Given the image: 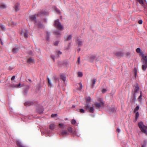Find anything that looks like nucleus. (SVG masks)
I'll use <instances>...</instances> for the list:
<instances>
[{"label": "nucleus", "instance_id": "nucleus-1", "mask_svg": "<svg viewBox=\"0 0 147 147\" xmlns=\"http://www.w3.org/2000/svg\"><path fill=\"white\" fill-rule=\"evenodd\" d=\"M47 15V13L45 11H42L39 12L37 15H34L30 16V19L31 21H34L35 22V25H37L38 26L39 28H43V26L40 22H37L36 20V17L37 16H41V15Z\"/></svg>", "mask_w": 147, "mask_h": 147}, {"label": "nucleus", "instance_id": "nucleus-2", "mask_svg": "<svg viewBox=\"0 0 147 147\" xmlns=\"http://www.w3.org/2000/svg\"><path fill=\"white\" fill-rule=\"evenodd\" d=\"M85 109L90 113H94L95 106L93 105H92L91 104H85Z\"/></svg>", "mask_w": 147, "mask_h": 147}, {"label": "nucleus", "instance_id": "nucleus-3", "mask_svg": "<svg viewBox=\"0 0 147 147\" xmlns=\"http://www.w3.org/2000/svg\"><path fill=\"white\" fill-rule=\"evenodd\" d=\"M138 125L141 131L147 135V126L144 125L142 121L139 123Z\"/></svg>", "mask_w": 147, "mask_h": 147}, {"label": "nucleus", "instance_id": "nucleus-4", "mask_svg": "<svg viewBox=\"0 0 147 147\" xmlns=\"http://www.w3.org/2000/svg\"><path fill=\"white\" fill-rule=\"evenodd\" d=\"M54 25L55 27L59 30L62 31L63 29V27L59 22L58 19L57 20L55 21Z\"/></svg>", "mask_w": 147, "mask_h": 147}, {"label": "nucleus", "instance_id": "nucleus-5", "mask_svg": "<svg viewBox=\"0 0 147 147\" xmlns=\"http://www.w3.org/2000/svg\"><path fill=\"white\" fill-rule=\"evenodd\" d=\"M143 64L142 66V69L143 71H146L147 68V57L143 59Z\"/></svg>", "mask_w": 147, "mask_h": 147}, {"label": "nucleus", "instance_id": "nucleus-6", "mask_svg": "<svg viewBox=\"0 0 147 147\" xmlns=\"http://www.w3.org/2000/svg\"><path fill=\"white\" fill-rule=\"evenodd\" d=\"M139 90V87L138 86V85L136 84L134 86V92L133 93V95L134 96L135 98H136V94L137 92Z\"/></svg>", "mask_w": 147, "mask_h": 147}, {"label": "nucleus", "instance_id": "nucleus-7", "mask_svg": "<svg viewBox=\"0 0 147 147\" xmlns=\"http://www.w3.org/2000/svg\"><path fill=\"white\" fill-rule=\"evenodd\" d=\"M29 88L30 87L29 86H25L24 88V91L23 92V94L24 95L26 96L27 95Z\"/></svg>", "mask_w": 147, "mask_h": 147}, {"label": "nucleus", "instance_id": "nucleus-8", "mask_svg": "<svg viewBox=\"0 0 147 147\" xmlns=\"http://www.w3.org/2000/svg\"><path fill=\"white\" fill-rule=\"evenodd\" d=\"M104 103L102 102L100 103L96 102L94 104V105L96 109L100 108L103 105Z\"/></svg>", "mask_w": 147, "mask_h": 147}, {"label": "nucleus", "instance_id": "nucleus-9", "mask_svg": "<svg viewBox=\"0 0 147 147\" xmlns=\"http://www.w3.org/2000/svg\"><path fill=\"white\" fill-rule=\"evenodd\" d=\"M96 57V54L91 55L89 56V57L90 59V60L91 61H92L94 60L95 59Z\"/></svg>", "mask_w": 147, "mask_h": 147}, {"label": "nucleus", "instance_id": "nucleus-10", "mask_svg": "<svg viewBox=\"0 0 147 147\" xmlns=\"http://www.w3.org/2000/svg\"><path fill=\"white\" fill-rule=\"evenodd\" d=\"M61 132V135L62 136H66L69 134L68 132L66 130H62Z\"/></svg>", "mask_w": 147, "mask_h": 147}, {"label": "nucleus", "instance_id": "nucleus-11", "mask_svg": "<svg viewBox=\"0 0 147 147\" xmlns=\"http://www.w3.org/2000/svg\"><path fill=\"white\" fill-rule=\"evenodd\" d=\"M55 127V125L54 123H52L49 125V129L51 131H54Z\"/></svg>", "mask_w": 147, "mask_h": 147}, {"label": "nucleus", "instance_id": "nucleus-12", "mask_svg": "<svg viewBox=\"0 0 147 147\" xmlns=\"http://www.w3.org/2000/svg\"><path fill=\"white\" fill-rule=\"evenodd\" d=\"M83 42L82 40L80 39H78L77 40V43L79 47L81 46L82 45Z\"/></svg>", "mask_w": 147, "mask_h": 147}, {"label": "nucleus", "instance_id": "nucleus-13", "mask_svg": "<svg viewBox=\"0 0 147 147\" xmlns=\"http://www.w3.org/2000/svg\"><path fill=\"white\" fill-rule=\"evenodd\" d=\"M50 33L48 31L47 32L46 40L48 41H50Z\"/></svg>", "mask_w": 147, "mask_h": 147}, {"label": "nucleus", "instance_id": "nucleus-14", "mask_svg": "<svg viewBox=\"0 0 147 147\" xmlns=\"http://www.w3.org/2000/svg\"><path fill=\"white\" fill-rule=\"evenodd\" d=\"M54 34L56 35L57 36H59L61 35L60 32L59 31L56 30L54 32Z\"/></svg>", "mask_w": 147, "mask_h": 147}, {"label": "nucleus", "instance_id": "nucleus-15", "mask_svg": "<svg viewBox=\"0 0 147 147\" xmlns=\"http://www.w3.org/2000/svg\"><path fill=\"white\" fill-rule=\"evenodd\" d=\"M28 31L27 30H26L25 32H23V31H22V34H24V37L27 38L28 37Z\"/></svg>", "mask_w": 147, "mask_h": 147}, {"label": "nucleus", "instance_id": "nucleus-16", "mask_svg": "<svg viewBox=\"0 0 147 147\" xmlns=\"http://www.w3.org/2000/svg\"><path fill=\"white\" fill-rule=\"evenodd\" d=\"M43 110L42 107L38 108L37 109V112L40 114H41L43 113Z\"/></svg>", "mask_w": 147, "mask_h": 147}, {"label": "nucleus", "instance_id": "nucleus-17", "mask_svg": "<svg viewBox=\"0 0 147 147\" xmlns=\"http://www.w3.org/2000/svg\"><path fill=\"white\" fill-rule=\"evenodd\" d=\"M20 4L17 3L15 5V9L16 11H18L19 9Z\"/></svg>", "mask_w": 147, "mask_h": 147}, {"label": "nucleus", "instance_id": "nucleus-18", "mask_svg": "<svg viewBox=\"0 0 147 147\" xmlns=\"http://www.w3.org/2000/svg\"><path fill=\"white\" fill-rule=\"evenodd\" d=\"M33 104V102H32L28 101L24 103V105H25L26 106H28L29 105H32Z\"/></svg>", "mask_w": 147, "mask_h": 147}, {"label": "nucleus", "instance_id": "nucleus-19", "mask_svg": "<svg viewBox=\"0 0 147 147\" xmlns=\"http://www.w3.org/2000/svg\"><path fill=\"white\" fill-rule=\"evenodd\" d=\"M91 101V98L90 97H88L86 99V104H90Z\"/></svg>", "mask_w": 147, "mask_h": 147}, {"label": "nucleus", "instance_id": "nucleus-20", "mask_svg": "<svg viewBox=\"0 0 147 147\" xmlns=\"http://www.w3.org/2000/svg\"><path fill=\"white\" fill-rule=\"evenodd\" d=\"M61 78L63 80L64 82H65V81L66 80V77L65 76V75L63 74H62L60 76Z\"/></svg>", "mask_w": 147, "mask_h": 147}, {"label": "nucleus", "instance_id": "nucleus-21", "mask_svg": "<svg viewBox=\"0 0 147 147\" xmlns=\"http://www.w3.org/2000/svg\"><path fill=\"white\" fill-rule=\"evenodd\" d=\"M139 54L143 59L145 58V57H147V56H145L144 54L142 52H141Z\"/></svg>", "mask_w": 147, "mask_h": 147}, {"label": "nucleus", "instance_id": "nucleus-22", "mask_svg": "<svg viewBox=\"0 0 147 147\" xmlns=\"http://www.w3.org/2000/svg\"><path fill=\"white\" fill-rule=\"evenodd\" d=\"M142 91H140V95L139 96L138 98V100L141 102L142 101Z\"/></svg>", "mask_w": 147, "mask_h": 147}, {"label": "nucleus", "instance_id": "nucleus-23", "mask_svg": "<svg viewBox=\"0 0 147 147\" xmlns=\"http://www.w3.org/2000/svg\"><path fill=\"white\" fill-rule=\"evenodd\" d=\"M6 5L4 3H1L0 5V8L1 9H4L6 8Z\"/></svg>", "mask_w": 147, "mask_h": 147}, {"label": "nucleus", "instance_id": "nucleus-24", "mask_svg": "<svg viewBox=\"0 0 147 147\" xmlns=\"http://www.w3.org/2000/svg\"><path fill=\"white\" fill-rule=\"evenodd\" d=\"M78 85H79L80 86V87H79L78 90L79 91H81L82 88V85L81 82H80L78 84Z\"/></svg>", "mask_w": 147, "mask_h": 147}, {"label": "nucleus", "instance_id": "nucleus-25", "mask_svg": "<svg viewBox=\"0 0 147 147\" xmlns=\"http://www.w3.org/2000/svg\"><path fill=\"white\" fill-rule=\"evenodd\" d=\"M19 49L18 48H14L13 49L12 51L14 53H16L18 51Z\"/></svg>", "mask_w": 147, "mask_h": 147}, {"label": "nucleus", "instance_id": "nucleus-26", "mask_svg": "<svg viewBox=\"0 0 147 147\" xmlns=\"http://www.w3.org/2000/svg\"><path fill=\"white\" fill-rule=\"evenodd\" d=\"M47 79H48L49 86H50L51 87L52 86V83L51 82V80H50L49 78H48Z\"/></svg>", "mask_w": 147, "mask_h": 147}, {"label": "nucleus", "instance_id": "nucleus-27", "mask_svg": "<svg viewBox=\"0 0 147 147\" xmlns=\"http://www.w3.org/2000/svg\"><path fill=\"white\" fill-rule=\"evenodd\" d=\"M59 127L62 129H63L65 128V126L64 124L60 123L59 124Z\"/></svg>", "mask_w": 147, "mask_h": 147}, {"label": "nucleus", "instance_id": "nucleus-28", "mask_svg": "<svg viewBox=\"0 0 147 147\" xmlns=\"http://www.w3.org/2000/svg\"><path fill=\"white\" fill-rule=\"evenodd\" d=\"M96 79H94L92 80V86L93 87H94V84H95L96 82Z\"/></svg>", "mask_w": 147, "mask_h": 147}, {"label": "nucleus", "instance_id": "nucleus-29", "mask_svg": "<svg viewBox=\"0 0 147 147\" xmlns=\"http://www.w3.org/2000/svg\"><path fill=\"white\" fill-rule=\"evenodd\" d=\"M33 61V59L31 58H30L27 60V62L29 63H31Z\"/></svg>", "mask_w": 147, "mask_h": 147}, {"label": "nucleus", "instance_id": "nucleus-30", "mask_svg": "<svg viewBox=\"0 0 147 147\" xmlns=\"http://www.w3.org/2000/svg\"><path fill=\"white\" fill-rule=\"evenodd\" d=\"M45 132L47 134H48V136H50V134L51 132V131L50 130L47 129V130L45 131Z\"/></svg>", "mask_w": 147, "mask_h": 147}, {"label": "nucleus", "instance_id": "nucleus-31", "mask_svg": "<svg viewBox=\"0 0 147 147\" xmlns=\"http://www.w3.org/2000/svg\"><path fill=\"white\" fill-rule=\"evenodd\" d=\"M139 106H138L137 107H136V108H135V109L134 110V113H136V112L138 111V110L139 109Z\"/></svg>", "mask_w": 147, "mask_h": 147}, {"label": "nucleus", "instance_id": "nucleus-32", "mask_svg": "<svg viewBox=\"0 0 147 147\" xmlns=\"http://www.w3.org/2000/svg\"><path fill=\"white\" fill-rule=\"evenodd\" d=\"M21 86V84L19 83L18 85L13 84L12 86L13 87H18Z\"/></svg>", "mask_w": 147, "mask_h": 147}, {"label": "nucleus", "instance_id": "nucleus-33", "mask_svg": "<svg viewBox=\"0 0 147 147\" xmlns=\"http://www.w3.org/2000/svg\"><path fill=\"white\" fill-rule=\"evenodd\" d=\"M56 53L57 55V57H58L59 55L61 54L62 52L61 51H57L56 52Z\"/></svg>", "mask_w": 147, "mask_h": 147}, {"label": "nucleus", "instance_id": "nucleus-34", "mask_svg": "<svg viewBox=\"0 0 147 147\" xmlns=\"http://www.w3.org/2000/svg\"><path fill=\"white\" fill-rule=\"evenodd\" d=\"M135 113H136V119L137 120L138 119V118L139 116V112L138 111H137Z\"/></svg>", "mask_w": 147, "mask_h": 147}, {"label": "nucleus", "instance_id": "nucleus-35", "mask_svg": "<svg viewBox=\"0 0 147 147\" xmlns=\"http://www.w3.org/2000/svg\"><path fill=\"white\" fill-rule=\"evenodd\" d=\"M72 38V36L71 35H70L68 36L67 38L66 39L67 41H68L70 39H71Z\"/></svg>", "mask_w": 147, "mask_h": 147}, {"label": "nucleus", "instance_id": "nucleus-36", "mask_svg": "<svg viewBox=\"0 0 147 147\" xmlns=\"http://www.w3.org/2000/svg\"><path fill=\"white\" fill-rule=\"evenodd\" d=\"M141 51V49L140 48H138L136 49V51L138 53H139Z\"/></svg>", "mask_w": 147, "mask_h": 147}, {"label": "nucleus", "instance_id": "nucleus-37", "mask_svg": "<svg viewBox=\"0 0 147 147\" xmlns=\"http://www.w3.org/2000/svg\"><path fill=\"white\" fill-rule=\"evenodd\" d=\"M76 121L75 119H72L71 121V123L72 124L74 125L76 123Z\"/></svg>", "mask_w": 147, "mask_h": 147}, {"label": "nucleus", "instance_id": "nucleus-38", "mask_svg": "<svg viewBox=\"0 0 147 147\" xmlns=\"http://www.w3.org/2000/svg\"><path fill=\"white\" fill-rule=\"evenodd\" d=\"M78 77H81L82 76V73L81 72H78Z\"/></svg>", "mask_w": 147, "mask_h": 147}, {"label": "nucleus", "instance_id": "nucleus-39", "mask_svg": "<svg viewBox=\"0 0 147 147\" xmlns=\"http://www.w3.org/2000/svg\"><path fill=\"white\" fill-rule=\"evenodd\" d=\"M0 27L3 30H5V27L2 24L0 25Z\"/></svg>", "mask_w": 147, "mask_h": 147}, {"label": "nucleus", "instance_id": "nucleus-40", "mask_svg": "<svg viewBox=\"0 0 147 147\" xmlns=\"http://www.w3.org/2000/svg\"><path fill=\"white\" fill-rule=\"evenodd\" d=\"M68 131L70 132H72V129L71 127H69L68 128Z\"/></svg>", "mask_w": 147, "mask_h": 147}, {"label": "nucleus", "instance_id": "nucleus-41", "mask_svg": "<svg viewBox=\"0 0 147 147\" xmlns=\"http://www.w3.org/2000/svg\"><path fill=\"white\" fill-rule=\"evenodd\" d=\"M107 91V90L105 88H103V89H102V92L103 93H104L105 92H106Z\"/></svg>", "mask_w": 147, "mask_h": 147}, {"label": "nucleus", "instance_id": "nucleus-42", "mask_svg": "<svg viewBox=\"0 0 147 147\" xmlns=\"http://www.w3.org/2000/svg\"><path fill=\"white\" fill-rule=\"evenodd\" d=\"M121 53H119V52H117L116 53L115 55L118 56H120L121 55Z\"/></svg>", "mask_w": 147, "mask_h": 147}, {"label": "nucleus", "instance_id": "nucleus-43", "mask_svg": "<svg viewBox=\"0 0 147 147\" xmlns=\"http://www.w3.org/2000/svg\"><path fill=\"white\" fill-rule=\"evenodd\" d=\"M134 74L135 77L136 76V74H137V70L135 68L134 69Z\"/></svg>", "mask_w": 147, "mask_h": 147}, {"label": "nucleus", "instance_id": "nucleus-44", "mask_svg": "<svg viewBox=\"0 0 147 147\" xmlns=\"http://www.w3.org/2000/svg\"><path fill=\"white\" fill-rule=\"evenodd\" d=\"M57 116V114H52L51 115V116L52 117H55Z\"/></svg>", "mask_w": 147, "mask_h": 147}, {"label": "nucleus", "instance_id": "nucleus-45", "mask_svg": "<svg viewBox=\"0 0 147 147\" xmlns=\"http://www.w3.org/2000/svg\"><path fill=\"white\" fill-rule=\"evenodd\" d=\"M140 3L141 4H143V0H138Z\"/></svg>", "mask_w": 147, "mask_h": 147}, {"label": "nucleus", "instance_id": "nucleus-46", "mask_svg": "<svg viewBox=\"0 0 147 147\" xmlns=\"http://www.w3.org/2000/svg\"><path fill=\"white\" fill-rule=\"evenodd\" d=\"M84 110L83 109H80V112L82 113H84Z\"/></svg>", "mask_w": 147, "mask_h": 147}, {"label": "nucleus", "instance_id": "nucleus-47", "mask_svg": "<svg viewBox=\"0 0 147 147\" xmlns=\"http://www.w3.org/2000/svg\"><path fill=\"white\" fill-rule=\"evenodd\" d=\"M117 131V132L120 133L121 132V130L120 129L118 128L116 129Z\"/></svg>", "mask_w": 147, "mask_h": 147}, {"label": "nucleus", "instance_id": "nucleus-48", "mask_svg": "<svg viewBox=\"0 0 147 147\" xmlns=\"http://www.w3.org/2000/svg\"><path fill=\"white\" fill-rule=\"evenodd\" d=\"M138 23L140 24H142V20H140L138 21Z\"/></svg>", "mask_w": 147, "mask_h": 147}, {"label": "nucleus", "instance_id": "nucleus-49", "mask_svg": "<svg viewBox=\"0 0 147 147\" xmlns=\"http://www.w3.org/2000/svg\"><path fill=\"white\" fill-rule=\"evenodd\" d=\"M15 76H13L11 78V80L12 81L13 80L15 79Z\"/></svg>", "mask_w": 147, "mask_h": 147}, {"label": "nucleus", "instance_id": "nucleus-50", "mask_svg": "<svg viewBox=\"0 0 147 147\" xmlns=\"http://www.w3.org/2000/svg\"><path fill=\"white\" fill-rule=\"evenodd\" d=\"M58 43H59V42L58 41H56L55 42V43H54V45H57L58 44Z\"/></svg>", "mask_w": 147, "mask_h": 147}, {"label": "nucleus", "instance_id": "nucleus-51", "mask_svg": "<svg viewBox=\"0 0 147 147\" xmlns=\"http://www.w3.org/2000/svg\"><path fill=\"white\" fill-rule=\"evenodd\" d=\"M80 57H78V59L77 62H78V63L79 64V63H80Z\"/></svg>", "mask_w": 147, "mask_h": 147}, {"label": "nucleus", "instance_id": "nucleus-52", "mask_svg": "<svg viewBox=\"0 0 147 147\" xmlns=\"http://www.w3.org/2000/svg\"><path fill=\"white\" fill-rule=\"evenodd\" d=\"M55 10L57 12H58L59 13H60V11L57 8H56L55 9Z\"/></svg>", "mask_w": 147, "mask_h": 147}, {"label": "nucleus", "instance_id": "nucleus-53", "mask_svg": "<svg viewBox=\"0 0 147 147\" xmlns=\"http://www.w3.org/2000/svg\"><path fill=\"white\" fill-rule=\"evenodd\" d=\"M69 45L67 47H65V49L66 50H68L69 49Z\"/></svg>", "mask_w": 147, "mask_h": 147}, {"label": "nucleus", "instance_id": "nucleus-54", "mask_svg": "<svg viewBox=\"0 0 147 147\" xmlns=\"http://www.w3.org/2000/svg\"><path fill=\"white\" fill-rule=\"evenodd\" d=\"M51 57L54 60V61L55 60L54 57L52 55H51Z\"/></svg>", "mask_w": 147, "mask_h": 147}, {"label": "nucleus", "instance_id": "nucleus-55", "mask_svg": "<svg viewBox=\"0 0 147 147\" xmlns=\"http://www.w3.org/2000/svg\"><path fill=\"white\" fill-rule=\"evenodd\" d=\"M111 111L113 112L115 111V109L113 108V109H111Z\"/></svg>", "mask_w": 147, "mask_h": 147}, {"label": "nucleus", "instance_id": "nucleus-56", "mask_svg": "<svg viewBox=\"0 0 147 147\" xmlns=\"http://www.w3.org/2000/svg\"><path fill=\"white\" fill-rule=\"evenodd\" d=\"M90 115L92 117H94V114H91Z\"/></svg>", "mask_w": 147, "mask_h": 147}, {"label": "nucleus", "instance_id": "nucleus-57", "mask_svg": "<svg viewBox=\"0 0 147 147\" xmlns=\"http://www.w3.org/2000/svg\"><path fill=\"white\" fill-rule=\"evenodd\" d=\"M81 50V49L80 48L78 47V52H79Z\"/></svg>", "mask_w": 147, "mask_h": 147}, {"label": "nucleus", "instance_id": "nucleus-58", "mask_svg": "<svg viewBox=\"0 0 147 147\" xmlns=\"http://www.w3.org/2000/svg\"><path fill=\"white\" fill-rule=\"evenodd\" d=\"M11 23L12 24H13V25H16V24L14 23V22H11Z\"/></svg>", "mask_w": 147, "mask_h": 147}, {"label": "nucleus", "instance_id": "nucleus-59", "mask_svg": "<svg viewBox=\"0 0 147 147\" xmlns=\"http://www.w3.org/2000/svg\"><path fill=\"white\" fill-rule=\"evenodd\" d=\"M1 43L2 45H3V43L2 42V41H1Z\"/></svg>", "mask_w": 147, "mask_h": 147}, {"label": "nucleus", "instance_id": "nucleus-60", "mask_svg": "<svg viewBox=\"0 0 147 147\" xmlns=\"http://www.w3.org/2000/svg\"><path fill=\"white\" fill-rule=\"evenodd\" d=\"M142 147H145V145H142Z\"/></svg>", "mask_w": 147, "mask_h": 147}, {"label": "nucleus", "instance_id": "nucleus-61", "mask_svg": "<svg viewBox=\"0 0 147 147\" xmlns=\"http://www.w3.org/2000/svg\"><path fill=\"white\" fill-rule=\"evenodd\" d=\"M28 80L29 81H31V80L30 79H28Z\"/></svg>", "mask_w": 147, "mask_h": 147}, {"label": "nucleus", "instance_id": "nucleus-62", "mask_svg": "<svg viewBox=\"0 0 147 147\" xmlns=\"http://www.w3.org/2000/svg\"><path fill=\"white\" fill-rule=\"evenodd\" d=\"M44 21H45V22H46V19H45V20H44Z\"/></svg>", "mask_w": 147, "mask_h": 147}, {"label": "nucleus", "instance_id": "nucleus-63", "mask_svg": "<svg viewBox=\"0 0 147 147\" xmlns=\"http://www.w3.org/2000/svg\"><path fill=\"white\" fill-rule=\"evenodd\" d=\"M73 107H75V106H73Z\"/></svg>", "mask_w": 147, "mask_h": 147}]
</instances>
